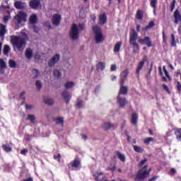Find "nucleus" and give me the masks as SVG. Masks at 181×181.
<instances>
[{
  "mask_svg": "<svg viewBox=\"0 0 181 181\" xmlns=\"http://www.w3.org/2000/svg\"><path fill=\"white\" fill-rule=\"evenodd\" d=\"M28 40V34L25 31H21V36L13 35L11 37V42L13 46V49L18 52H23V49L26 47V41Z\"/></svg>",
  "mask_w": 181,
  "mask_h": 181,
  "instance_id": "nucleus-1",
  "label": "nucleus"
},
{
  "mask_svg": "<svg viewBox=\"0 0 181 181\" xmlns=\"http://www.w3.org/2000/svg\"><path fill=\"white\" fill-rule=\"evenodd\" d=\"M84 29V25L79 24L78 25L74 24L71 28L69 36L72 40H77L78 39V34L81 30Z\"/></svg>",
  "mask_w": 181,
  "mask_h": 181,
  "instance_id": "nucleus-2",
  "label": "nucleus"
},
{
  "mask_svg": "<svg viewBox=\"0 0 181 181\" xmlns=\"http://www.w3.org/2000/svg\"><path fill=\"white\" fill-rule=\"evenodd\" d=\"M136 40H138V33L133 28L130 32L129 44L132 45L134 53L139 50V45L136 43Z\"/></svg>",
  "mask_w": 181,
  "mask_h": 181,
  "instance_id": "nucleus-3",
  "label": "nucleus"
},
{
  "mask_svg": "<svg viewBox=\"0 0 181 181\" xmlns=\"http://www.w3.org/2000/svg\"><path fill=\"white\" fill-rule=\"evenodd\" d=\"M92 30L95 35V40L96 43H103L105 37L103 35V30L98 25L93 27Z\"/></svg>",
  "mask_w": 181,
  "mask_h": 181,
  "instance_id": "nucleus-4",
  "label": "nucleus"
},
{
  "mask_svg": "<svg viewBox=\"0 0 181 181\" xmlns=\"http://www.w3.org/2000/svg\"><path fill=\"white\" fill-rule=\"evenodd\" d=\"M149 173H151V170H148V166L145 165L135 175V180H143V179H145L149 176Z\"/></svg>",
  "mask_w": 181,
  "mask_h": 181,
  "instance_id": "nucleus-5",
  "label": "nucleus"
},
{
  "mask_svg": "<svg viewBox=\"0 0 181 181\" xmlns=\"http://www.w3.org/2000/svg\"><path fill=\"white\" fill-rule=\"evenodd\" d=\"M117 101L120 108H125V105L128 104V100L119 95L117 96Z\"/></svg>",
  "mask_w": 181,
  "mask_h": 181,
  "instance_id": "nucleus-6",
  "label": "nucleus"
},
{
  "mask_svg": "<svg viewBox=\"0 0 181 181\" xmlns=\"http://www.w3.org/2000/svg\"><path fill=\"white\" fill-rule=\"evenodd\" d=\"M104 173L98 171L96 172L93 176L95 177V181H107V177L103 176Z\"/></svg>",
  "mask_w": 181,
  "mask_h": 181,
  "instance_id": "nucleus-7",
  "label": "nucleus"
},
{
  "mask_svg": "<svg viewBox=\"0 0 181 181\" xmlns=\"http://www.w3.org/2000/svg\"><path fill=\"white\" fill-rule=\"evenodd\" d=\"M26 13L20 12L16 16V21L18 22V23H22V22H26Z\"/></svg>",
  "mask_w": 181,
  "mask_h": 181,
  "instance_id": "nucleus-8",
  "label": "nucleus"
},
{
  "mask_svg": "<svg viewBox=\"0 0 181 181\" xmlns=\"http://www.w3.org/2000/svg\"><path fill=\"white\" fill-rule=\"evenodd\" d=\"M59 60H60V54H57L54 55L51 58V59L49 61L48 66L49 67H53L54 66V64H56V63H57V62H59Z\"/></svg>",
  "mask_w": 181,
  "mask_h": 181,
  "instance_id": "nucleus-9",
  "label": "nucleus"
},
{
  "mask_svg": "<svg viewBox=\"0 0 181 181\" xmlns=\"http://www.w3.org/2000/svg\"><path fill=\"white\" fill-rule=\"evenodd\" d=\"M139 43H140V45H146L147 47H152V42L149 37H145L144 39L139 38Z\"/></svg>",
  "mask_w": 181,
  "mask_h": 181,
  "instance_id": "nucleus-10",
  "label": "nucleus"
},
{
  "mask_svg": "<svg viewBox=\"0 0 181 181\" xmlns=\"http://www.w3.org/2000/svg\"><path fill=\"white\" fill-rule=\"evenodd\" d=\"M128 94V87L124 86V81L120 82V89L118 95H127Z\"/></svg>",
  "mask_w": 181,
  "mask_h": 181,
  "instance_id": "nucleus-11",
  "label": "nucleus"
},
{
  "mask_svg": "<svg viewBox=\"0 0 181 181\" xmlns=\"http://www.w3.org/2000/svg\"><path fill=\"white\" fill-rule=\"evenodd\" d=\"M60 21H62V16L59 14H54L52 19V22L54 26H59L60 25Z\"/></svg>",
  "mask_w": 181,
  "mask_h": 181,
  "instance_id": "nucleus-12",
  "label": "nucleus"
},
{
  "mask_svg": "<svg viewBox=\"0 0 181 181\" xmlns=\"http://www.w3.org/2000/svg\"><path fill=\"white\" fill-rule=\"evenodd\" d=\"M30 6L32 9H39L40 8V1L39 0H31L30 1Z\"/></svg>",
  "mask_w": 181,
  "mask_h": 181,
  "instance_id": "nucleus-13",
  "label": "nucleus"
},
{
  "mask_svg": "<svg viewBox=\"0 0 181 181\" xmlns=\"http://www.w3.org/2000/svg\"><path fill=\"white\" fill-rule=\"evenodd\" d=\"M148 60V57L144 56L143 57V60L141 61L138 65L137 69L136 71V74L139 75V71L142 70V67H144V64H145V62Z\"/></svg>",
  "mask_w": 181,
  "mask_h": 181,
  "instance_id": "nucleus-14",
  "label": "nucleus"
},
{
  "mask_svg": "<svg viewBox=\"0 0 181 181\" xmlns=\"http://www.w3.org/2000/svg\"><path fill=\"white\" fill-rule=\"evenodd\" d=\"M118 125L112 124L111 122H106L103 124V129L105 131H110V129H112V128H117Z\"/></svg>",
  "mask_w": 181,
  "mask_h": 181,
  "instance_id": "nucleus-15",
  "label": "nucleus"
},
{
  "mask_svg": "<svg viewBox=\"0 0 181 181\" xmlns=\"http://www.w3.org/2000/svg\"><path fill=\"white\" fill-rule=\"evenodd\" d=\"M174 18L175 19V23H176V25H177L179 23H181V13L179 12V10H176L174 12Z\"/></svg>",
  "mask_w": 181,
  "mask_h": 181,
  "instance_id": "nucleus-16",
  "label": "nucleus"
},
{
  "mask_svg": "<svg viewBox=\"0 0 181 181\" xmlns=\"http://www.w3.org/2000/svg\"><path fill=\"white\" fill-rule=\"evenodd\" d=\"M99 23L100 25H105L107 23V15L100 14L99 16Z\"/></svg>",
  "mask_w": 181,
  "mask_h": 181,
  "instance_id": "nucleus-17",
  "label": "nucleus"
},
{
  "mask_svg": "<svg viewBox=\"0 0 181 181\" xmlns=\"http://www.w3.org/2000/svg\"><path fill=\"white\" fill-rule=\"evenodd\" d=\"M0 73L1 74H4L5 73V70H6V62H4L3 59H0Z\"/></svg>",
  "mask_w": 181,
  "mask_h": 181,
  "instance_id": "nucleus-18",
  "label": "nucleus"
},
{
  "mask_svg": "<svg viewBox=\"0 0 181 181\" xmlns=\"http://www.w3.org/2000/svg\"><path fill=\"white\" fill-rule=\"evenodd\" d=\"M62 97L64 100H65L66 103H69V101H70V98H71V95L67 91H64L62 93Z\"/></svg>",
  "mask_w": 181,
  "mask_h": 181,
  "instance_id": "nucleus-19",
  "label": "nucleus"
},
{
  "mask_svg": "<svg viewBox=\"0 0 181 181\" xmlns=\"http://www.w3.org/2000/svg\"><path fill=\"white\" fill-rule=\"evenodd\" d=\"M128 74H129V71H128V69H125L124 71H123L121 74V83H122L123 81L124 82L125 80H127V77H128Z\"/></svg>",
  "mask_w": 181,
  "mask_h": 181,
  "instance_id": "nucleus-20",
  "label": "nucleus"
},
{
  "mask_svg": "<svg viewBox=\"0 0 181 181\" xmlns=\"http://www.w3.org/2000/svg\"><path fill=\"white\" fill-rule=\"evenodd\" d=\"M6 33V26L4 24L0 25V37H4L5 34Z\"/></svg>",
  "mask_w": 181,
  "mask_h": 181,
  "instance_id": "nucleus-21",
  "label": "nucleus"
},
{
  "mask_svg": "<svg viewBox=\"0 0 181 181\" xmlns=\"http://www.w3.org/2000/svg\"><path fill=\"white\" fill-rule=\"evenodd\" d=\"M25 54L27 59H32V57H33V50L30 48H28L25 50Z\"/></svg>",
  "mask_w": 181,
  "mask_h": 181,
  "instance_id": "nucleus-22",
  "label": "nucleus"
},
{
  "mask_svg": "<svg viewBox=\"0 0 181 181\" xmlns=\"http://www.w3.org/2000/svg\"><path fill=\"white\" fill-rule=\"evenodd\" d=\"M14 5L16 9H25V3H22L21 1H16Z\"/></svg>",
  "mask_w": 181,
  "mask_h": 181,
  "instance_id": "nucleus-23",
  "label": "nucleus"
},
{
  "mask_svg": "<svg viewBox=\"0 0 181 181\" xmlns=\"http://www.w3.org/2000/svg\"><path fill=\"white\" fill-rule=\"evenodd\" d=\"M96 69L98 71H103L105 69V62H99L96 65Z\"/></svg>",
  "mask_w": 181,
  "mask_h": 181,
  "instance_id": "nucleus-24",
  "label": "nucleus"
},
{
  "mask_svg": "<svg viewBox=\"0 0 181 181\" xmlns=\"http://www.w3.org/2000/svg\"><path fill=\"white\" fill-rule=\"evenodd\" d=\"M138 122V114L134 113L132 116V124L133 125H136Z\"/></svg>",
  "mask_w": 181,
  "mask_h": 181,
  "instance_id": "nucleus-25",
  "label": "nucleus"
},
{
  "mask_svg": "<svg viewBox=\"0 0 181 181\" xmlns=\"http://www.w3.org/2000/svg\"><path fill=\"white\" fill-rule=\"evenodd\" d=\"M44 103L45 104H47L48 105H53V104H54V100H53V98H46L44 100Z\"/></svg>",
  "mask_w": 181,
  "mask_h": 181,
  "instance_id": "nucleus-26",
  "label": "nucleus"
},
{
  "mask_svg": "<svg viewBox=\"0 0 181 181\" xmlns=\"http://www.w3.org/2000/svg\"><path fill=\"white\" fill-rule=\"evenodd\" d=\"M80 160L78 159H76L74 160L72 163H71V166L72 168H76V169L80 168Z\"/></svg>",
  "mask_w": 181,
  "mask_h": 181,
  "instance_id": "nucleus-27",
  "label": "nucleus"
},
{
  "mask_svg": "<svg viewBox=\"0 0 181 181\" xmlns=\"http://www.w3.org/2000/svg\"><path fill=\"white\" fill-rule=\"evenodd\" d=\"M175 134L176 135V138L177 141H181V129H177L175 131Z\"/></svg>",
  "mask_w": 181,
  "mask_h": 181,
  "instance_id": "nucleus-28",
  "label": "nucleus"
},
{
  "mask_svg": "<svg viewBox=\"0 0 181 181\" xmlns=\"http://www.w3.org/2000/svg\"><path fill=\"white\" fill-rule=\"evenodd\" d=\"M29 21L31 23H36V22H37V16H36V14L31 15Z\"/></svg>",
  "mask_w": 181,
  "mask_h": 181,
  "instance_id": "nucleus-29",
  "label": "nucleus"
},
{
  "mask_svg": "<svg viewBox=\"0 0 181 181\" xmlns=\"http://www.w3.org/2000/svg\"><path fill=\"white\" fill-rule=\"evenodd\" d=\"M155 26V23L153 21H151L147 26L142 28V30H149V29H152Z\"/></svg>",
  "mask_w": 181,
  "mask_h": 181,
  "instance_id": "nucleus-30",
  "label": "nucleus"
},
{
  "mask_svg": "<svg viewBox=\"0 0 181 181\" xmlns=\"http://www.w3.org/2000/svg\"><path fill=\"white\" fill-rule=\"evenodd\" d=\"M117 157L122 162H125L127 160V158H125V155L121 153V152H117Z\"/></svg>",
  "mask_w": 181,
  "mask_h": 181,
  "instance_id": "nucleus-31",
  "label": "nucleus"
},
{
  "mask_svg": "<svg viewBox=\"0 0 181 181\" xmlns=\"http://www.w3.org/2000/svg\"><path fill=\"white\" fill-rule=\"evenodd\" d=\"M121 45H122V42H119L115 45L114 52L115 53H118L121 49Z\"/></svg>",
  "mask_w": 181,
  "mask_h": 181,
  "instance_id": "nucleus-32",
  "label": "nucleus"
},
{
  "mask_svg": "<svg viewBox=\"0 0 181 181\" xmlns=\"http://www.w3.org/2000/svg\"><path fill=\"white\" fill-rule=\"evenodd\" d=\"M35 87L37 90H40L42 89V87H43V85L42 84V82L40 81H35Z\"/></svg>",
  "mask_w": 181,
  "mask_h": 181,
  "instance_id": "nucleus-33",
  "label": "nucleus"
},
{
  "mask_svg": "<svg viewBox=\"0 0 181 181\" xmlns=\"http://www.w3.org/2000/svg\"><path fill=\"white\" fill-rule=\"evenodd\" d=\"M144 18V15L142 14V11L141 10H138L136 13V19H139V21H142Z\"/></svg>",
  "mask_w": 181,
  "mask_h": 181,
  "instance_id": "nucleus-34",
  "label": "nucleus"
},
{
  "mask_svg": "<svg viewBox=\"0 0 181 181\" xmlns=\"http://www.w3.org/2000/svg\"><path fill=\"white\" fill-rule=\"evenodd\" d=\"M55 122H56V124H57V125H60V127H62H62H63V118H62V117H58V118H57L56 119H55Z\"/></svg>",
  "mask_w": 181,
  "mask_h": 181,
  "instance_id": "nucleus-35",
  "label": "nucleus"
},
{
  "mask_svg": "<svg viewBox=\"0 0 181 181\" xmlns=\"http://www.w3.org/2000/svg\"><path fill=\"white\" fill-rule=\"evenodd\" d=\"M133 148L135 152H138L139 153H142V152H144V148H142V147H139L138 146H134Z\"/></svg>",
  "mask_w": 181,
  "mask_h": 181,
  "instance_id": "nucleus-36",
  "label": "nucleus"
},
{
  "mask_svg": "<svg viewBox=\"0 0 181 181\" xmlns=\"http://www.w3.org/2000/svg\"><path fill=\"white\" fill-rule=\"evenodd\" d=\"M72 87H74V82L73 81H68L65 84L66 88H72Z\"/></svg>",
  "mask_w": 181,
  "mask_h": 181,
  "instance_id": "nucleus-37",
  "label": "nucleus"
},
{
  "mask_svg": "<svg viewBox=\"0 0 181 181\" xmlns=\"http://www.w3.org/2000/svg\"><path fill=\"white\" fill-rule=\"evenodd\" d=\"M8 64H9V67H11V69H15V67H16V62L10 59L8 62Z\"/></svg>",
  "mask_w": 181,
  "mask_h": 181,
  "instance_id": "nucleus-38",
  "label": "nucleus"
},
{
  "mask_svg": "<svg viewBox=\"0 0 181 181\" xmlns=\"http://www.w3.org/2000/svg\"><path fill=\"white\" fill-rule=\"evenodd\" d=\"M153 141H155V139L152 137H148V138H146L144 142V144H146V145H149V144H151V142H153Z\"/></svg>",
  "mask_w": 181,
  "mask_h": 181,
  "instance_id": "nucleus-39",
  "label": "nucleus"
},
{
  "mask_svg": "<svg viewBox=\"0 0 181 181\" xmlns=\"http://www.w3.org/2000/svg\"><path fill=\"white\" fill-rule=\"evenodd\" d=\"M27 119H29V121H30V122L32 124H33L35 122V120L36 119V118L35 117V115H28Z\"/></svg>",
  "mask_w": 181,
  "mask_h": 181,
  "instance_id": "nucleus-40",
  "label": "nucleus"
},
{
  "mask_svg": "<svg viewBox=\"0 0 181 181\" xmlns=\"http://www.w3.org/2000/svg\"><path fill=\"white\" fill-rule=\"evenodd\" d=\"M11 52V47L9 45H5L4 48V54L7 55Z\"/></svg>",
  "mask_w": 181,
  "mask_h": 181,
  "instance_id": "nucleus-41",
  "label": "nucleus"
},
{
  "mask_svg": "<svg viewBox=\"0 0 181 181\" xmlns=\"http://www.w3.org/2000/svg\"><path fill=\"white\" fill-rule=\"evenodd\" d=\"M171 46H176V38L173 34L171 35Z\"/></svg>",
  "mask_w": 181,
  "mask_h": 181,
  "instance_id": "nucleus-42",
  "label": "nucleus"
},
{
  "mask_svg": "<svg viewBox=\"0 0 181 181\" xmlns=\"http://www.w3.org/2000/svg\"><path fill=\"white\" fill-rule=\"evenodd\" d=\"M156 4H158V0L150 1V4L152 8H156Z\"/></svg>",
  "mask_w": 181,
  "mask_h": 181,
  "instance_id": "nucleus-43",
  "label": "nucleus"
},
{
  "mask_svg": "<svg viewBox=\"0 0 181 181\" xmlns=\"http://www.w3.org/2000/svg\"><path fill=\"white\" fill-rule=\"evenodd\" d=\"M3 148L6 152H11L12 151V148H11L9 146L6 145H3Z\"/></svg>",
  "mask_w": 181,
  "mask_h": 181,
  "instance_id": "nucleus-44",
  "label": "nucleus"
},
{
  "mask_svg": "<svg viewBox=\"0 0 181 181\" xmlns=\"http://www.w3.org/2000/svg\"><path fill=\"white\" fill-rule=\"evenodd\" d=\"M148 162V158H144V160H142L139 163V166H143V165H145V163H146Z\"/></svg>",
  "mask_w": 181,
  "mask_h": 181,
  "instance_id": "nucleus-45",
  "label": "nucleus"
},
{
  "mask_svg": "<svg viewBox=\"0 0 181 181\" xmlns=\"http://www.w3.org/2000/svg\"><path fill=\"white\" fill-rule=\"evenodd\" d=\"M54 74L56 77H60V76H62V73H60L57 69L54 71Z\"/></svg>",
  "mask_w": 181,
  "mask_h": 181,
  "instance_id": "nucleus-46",
  "label": "nucleus"
},
{
  "mask_svg": "<svg viewBox=\"0 0 181 181\" xmlns=\"http://www.w3.org/2000/svg\"><path fill=\"white\" fill-rule=\"evenodd\" d=\"M76 107H77L78 108H81V107H83V101L78 100V103H76Z\"/></svg>",
  "mask_w": 181,
  "mask_h": 181,
  "instance_id": "nucleus-47",
  "label": "nucleus"
},
{
  "mask_svg": "<svg viewBox=\"0 0 181 181\" xmlns=\"http://www.w3.org/2000/svg\"><path fill=\"white\" fill-rule=\"evenodd\" d=\"M176 6V0H173L171 4V11L173 12V9H175V7Z\"/></svg>",
  "mask_w": 181,
  "mask_h": 181,
  "instance_id": "nucleus-48",
  "label": "nucleus"
},
{
  "mask_svg": "<svg viewBox=\"0 0 181 181\" xmlns=\"http://www.w3.org/2000/svg\"><path fill=\"white\" fill-rule=\"evenodd\" d=\"M28 152H29V150H28V148H23V150H21V155H26Z\"/></svg>",
  "mask_w": 181,
  "mask_h": 181,
  "instance_id": "nucleus-49",
  "label": "nucleus"
},
{
  "mask_svg": "<svg viewBox=\"0 0 181 181\" xmlns=\"http://www.w3.org/2000/svg\"><path fill=\"white\" fill-rule=\"evenodd\" d=\"M110 70H111V71H115V70H117V65L112 64V65L111 66Z\"/></svg>",
  "mask_w": 181,
  "mask_h": 181,
  "instance_id": "nucleus-50",
  "label": "nucleus"
},
{
  "mask_svg": "<svg viewBox=\"0 0 181 181\" xmlns=\"http://www.w3.org/2000/svg\"><path fill=\"white\" fill-rule=\"evenodd\" d=\"M177 88L179 93H181V84L180 82H177Z\"/></svg>",
  "mask_w": 181,
  "mask_h": 181,
  "instance_id": "nucleus-51",
  "label": "nucleus"
},
{
  "mask_svg": "<svg viewBox=\"0 0 181 181\" xmlns=\"http://www.w3.org/2000/svg\"><path fill=\"white\" fill-rule=\"evenodd\" d=\"M26 110H32L33 108V105H25Z\"/></svg>",
  "mask_w": 181,
  "mask_h": 181,
  "instance_id": "nucleus-52",
  "label": "nucleus"
},
{
  "mask_svg": "<svg viewBox=\"0 0 181 181\" xmlns=\"http://www.w3.org/2000/svg\"><path fill=\"white\" fill-rule=\"evenodd\" d=\"M45 26L47 29H52V25H50V23L49 22L45 23Z\"/></svg>",
  "mask_w": 181,
  "mask_h": 181,
  "instance_id": "nucleus-53",
  "label": "nucleus"
},
{
  "mask_svg": "<svg viewBox=\"0 0 181 181\" xmlns=\"http://www.w3.org/2000/svg\"><path fill=\"white\" fill-rule=\"evenodd\" d=\"M163 39L164 43L166 45V37H165V33H163Z\"/></svg>",
  "mask_w": 181,
  "mask_h": 181,
  "instance_id": "nucleus-54",
  "label": "nucleus"
},
{
  "mask_svg": "<svg viewBox=\"0 0 181 181\" xmlns=\"http://www.w3.org/2000/svg\"><path fill=\"white\" fill-rule=\"evenodd\" d=\"M116 169L115 166H113L112 168H107V170H112L113 172V170Z\"/></svg>",
  "mask_w": 181,
  "mask_h": 181,
  "instance_id": "nucleus-55",
  "label": "nucleus"
},
{
  "mask_svg": "<svg viewBox=\"0 0 181 181\" xmlns=\"http://www.w3.org/2000/svg\"><path fill=\"white\" fill-rule=\"evenodd\" d=\"M8 21H9V17H8V16H4V22H8Z\"/></svg>",
  "mask_w": 181,
  "mask_h": 181,
  "instance_id": "nucleus-56",
  "label": "nucleus"
},
{
  "mask_svg": "<svg viewBox=\"0 0 181 181\" xmlns=\"http://www.w3.org/2000/svg\"><path fill=\"white\" fill-rule=\"evenodd\" d=\"M164 74H165V76H166V78H169V73L168 72V71H165Z\"/></svg>",
  "mask_w": 181,
  "mask_h": 181,
  "instance_id": "nucleus-57",
  "label": "nucleus"
},
{
  "mask_svg": "<svg viewBox=\"0 0 181 181\" xmlns=\"http://www.w3.org/2000/svg\"><path fill=\"white\" fill-rule=\"evenodd\" d=\"M82 139H84V141H86L87 139V135L86 134H81Z\"/></svg>",
  "mask_w": 181,
  "mask_h": 181,
  "instance_id": "nucleus-58",
  "label": "nucleus"
},
{
  "mask_svg": "<svg viewBox=\"0 0 181 181\" xmlns=\"http://www.w3.org/2000/svg\"><path fill=\"white\" fill-rule=\"evenodd\" d=\"M163 88H164V90H166V91H169V89L168 88V86L166 85H163Z\"/></svg>",
  "mask_w": 181,
  "mask_h": 181,
  "instance_id": "nucleus-59",
  "label": "nucleus"
},
{
  "mask_svg": "<svg viewBox=\"0 0 181 181\" xmlns=\"http://www.w3.org/2000/svg\"><path fill=\"white\" fill-rule=\"evenodd\" d=\"M157 177H153L152 178H150L148 180V181H154V180H156Z\"/></svg>",
  "mask_w": 181,
  "mask_h": 181,
  "instance_id": "nucleus-60",
  "label": "nucleus"
},
{
  "mask_svg": "<svg viewBox=\"0 0 181 181\" xmlns=\"http://www.w3.org/2000/svg\"><path fill=\"white\" fill-rule=\"evenodd\" d=\"M136 30H137V32H139V30H141V25H136Z\"/></svg>",
  "mask_w": 181,
  "mask_h": 181,
  "instance_id": "nucleus-61",
  "label": "nucleus"
},
{
  "mask_svg": "<svg viewBox=\"0 0 181 181\" xmlns=\"http://www.w3.org/2000/svg\"><path fill=\"white\" fill-rule=\"evenodd\" d=\"M90 18H91L92 21H95V19H97V18L94 15L91 16Z\"/></svg>",
  "mask_w": 181,
  "mask_h": 181,
  "instance_id": "nucleus-62",
  "label": "nucleus"
},
{
  "mask_svg": "<svg viewBox=\"0 0 181 181\" xmlns=\"http://www.w3.org/2000/svg\"><path fill=\"white\" fill-rule=\"evenodd\" d=\"M171 173H173V175H175L176 173V170H175V168L171 169Z\"/></svg>",
  "mask_w": 181,
  "mask_h": 181,
  "instance_id": "nucleus-63",
  "label": "nucleus"
},
{
  "mask_svg": "<svg viewBox=\"0 0 181 181\" xmlns=\"http://www.w3.org/2000/svg\"><path fill=\"white\" fill-rule=\"evenodd\" d=\"M24 181H33V178L29 177L28 179L24 180Z\"/></svg>",
  "mask_w": 181,
  "mask_h": 181,
  "instance_id": "nucleus-64",
  "label": "nucleus"
}]
</instances>
